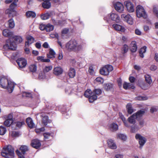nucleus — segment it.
<instances>
[{
  "mask_svg": "<svg viewBox=\"0 0 158 158\" xmlns=\"http://www.w3.org/2000/svg\"><path fill=\"white\" fill-rule=\"evenodd\" d=\"M82 44L78 43L76 40H71L66 43L64 49L69 52H78L83 49Z\"/></svg>",
  "mask_w": 158,
  "mask_h": 158,
  "instance_id": "f257e3e1",
  "label": "nucleus"
},
{
  "mask_svg": "<svg viewBox=\"0 0 158 158\" xmlns=\"http://www.w3.org/2000/svg\"><path fill=\"white\" fill-rule=\"evenodd\" d=\"M15 85L14 83L7 77L4 76L0 77V86L4 89H7L10 93L13 92Z\"/></svg>",
  "mask_w": 158,
  "mask_h": 158,
  "instance_id": "f03ea898",
  "label": "nucleus"
},
{
  "mask_svg": "<svg viewBox=\"0 0 158 158\" xmlns=\"http://www.w3.org/2000/svg\"><path fill=\"white\" fill-rule=\"evenodd\" d=\"M1 155L3 157L13 158L14 156L13 149L11 145L4 147L1 152Z\"/></svg>",
  "mask_w": 158,
  "mask_h": 158,
  "instance_id": "7ed1b4c3",
  "label": "nucleus"
},
{
  "mask_svg": "<svg viewBox=\"0 0 158 158\" xmlns=\"http://www.w3.org/2000/svg\"><path fill=\"white\" fill-rule=\"evenodd\" d=\"M104 19L108 23H110L111 20L118 22L119 21L120 17L117 14L112 13L105 15Z\"/></svg>",
  "mask_w": 158,
  "mask_h": 158,
  "instance_id": "20e7f679",
  "label": "nucleus"
},
{
  "mask_svg": "<svg viewBox=\"0 0 158 158\" xmlns=\"http://www.w3.org/2000/svg\"><path fill=\"white\" fill-rule=\"evenodd\" d=\"M136 15L137 17H143L146 19L147 17V15L144 8L141 6L138 5L136 8Z\"/></svg>",
  "mask_w": 158,
  "mask_h": 158,
  "instance_id": "39448f33",
  "label": "nucleus"
},
{
  "mask_svg": "<svg viewBox=\"0 0 158 158\" xmlns=\"http://www.w3.org/2000/svg\"><path fill=\"white\" fill-rule=\"evenodd\" d=\"M144 113L143 110H140L128 118V121L131 124H134L135 122V119L141 116Z\"/></svg>",
  "mask_w": 158,
  "mask_h": 158,
  "instance_id": "423d86ee",
  "label": "nucleus"
},
{
  "mask_svg": "<svg viewBox=\"0 0 158 158\" xmlns=\"http://www.w3.org/2000/svg\"><path fill=\"white\" fill-rule=\"evenodd\" d=\"M18 0H12V2L10 6V9H7L5 11L6 14L8 15V17H10L13 16L12 15V13L14 12V10L17 6V2Z\"/></svg>",
  "mask_w": 158,
  "mask_h": 158,
  "instance_id": "0eeeda50",
  "label": "nucleus"
},
{
  "mask_svg": "<svg viewBox=\"0 0 158 158\" xmlns=\"http://www.w3.org/2000/svg\"><path fill=\"white\" fill-rule=\"evenodd\" d=\"M113 69V66L110 65H107L102 67L100 70V73L102 75L107 76L109 75L110 72Z\"/></svg>",
  "mask_w": 158,
  "mask_h": 158,
  "instance_id": "6e6552de",
  "label": "nucleus"
},
{
  "mask_svg": "<svg viewBox=\"0 0 158 158\" xmlns=\"http://www.w3.org/2000/svg\"><path fill=\"white\" fill-rule=\"evenodd\" d=\"M4 48L5 49L15 50L16 48V45L14 42H11L10 39L6 41V44L3 46Z\"/></svg>",
  "mask_w": 158,
  "mask_h": 158,
  "instance_id": "1a4fd4ad",
  "label": "nucleus"
},
{
  "mask_svg": "<svg viewBox=\"0 0 158 158\" xmlns=\"http://www.w3.org/2000/svg\"><path fill=\"white\" fill-rule=\"evenodd\" d=\"M135 138L136 139L139 140V148L140 149H142L146 142V139L138 134L135 135Z\"/></svg>",
  "mask_w": 158,
  "mask_h": 158,
  "instance_id": "9d476101",
  "label": "nucleus"
},
{
  "mask_svg": "<svg viewBox=\"0 0 158 158\" xmlns=\"http://www.w3.org/2000/svg\"><path fill=\"white\" fill-rule=\"evenodd\" d=\"M121 17L124 21L127 22L128 24L132 25L133 23V19L129 14H123L122 15Z\"/></svg>",
  "mask_w": 158,
  "mask_h": 158,
  "instance_id": "9b49d317",
  "label": "nucleus"
},
{
  "mask_svg": "<svg viewBox=\"0 0 158 158\" xmlns=\"http://www.w3.org/2000/svg\"><path fill=\"white\" fill-rule=\"evenodd\" d=\"M115 10L118 12L121 13L124 10V7L122 3L119 2H117L114 4Z\"/></svg>",
  "mask_w": 158,
  "mask_h": 158,
  "instance_id": "f8f14e48",
  "label": "nucleus"
},
{
  "mask_svg": "<svg viewBox=\"0 0 158 158\" xmlns=\"http://www.w3.org/2000/svg\"><path fill=\"white\" fill-rule=\"evenodd\" d=\"M16 62L20 69H22L25 67L27 64L26 60L23 58H19L17 60Z\"/></svg>",
  "mask_w": 158,
  "mask_h": 158,
  "instance_id": "ddd939ff",
  "label": "nucleus"
},
{
  "mask_svg": "<svg viewBox=\"0 0 158 158\" xmlns=\"http://www.w3.org/2000/svg\"><path fill=\"white\" fill-rule=\"evenodd\" d=\"M124 3L126 5L127 10L129 12L131 13L134 11V5L130 2L127 1L125 2Z\"/></svg>",
  "mask_w": 158,
  "mask_h": 158,
  "instance_id": "4468645a",
  "label": "nucleus"
},
{
  "mask_svg": "<svg viewBox=\"0 0 158 158\" xmlns=\"http://www.w3.org/2000/svg\"><path fill=\"white\" fill-rule=\"evenodd\" d=\"M63 72V69L59 66L54 67L53 70V73L56 76H59Z\"/></svg>",
  "mask_w": 158,
  "mask_h": 158,
  "instance_id": "2eb2a0df",
  "label": "nucleus"
},
{
  "mask_svg": "<svg viewBox=\"0 0 158 158\" xmlns=\"http://www.w3.org/2000/svg\"><path fill=\"white\" fill-rule=\"evenodd\" d=\"M40 116L42 117V123L44 125H46L48 123H51V121L48 119V116L45 115V114L41 113Z\"/></svg>",
  "mask_w": 158,
  "mask_h": 158,
  "instance_id": "dca6fc26",
  "label": "nucleus"
},
{
  "mask_svg": "<svg viewBox=\"0 0 158 158\" xmlns=\"http://www.w3.org/2000/svg\"><path fill=\"white\" fill-rule=\"evenodd\" d=\"M113 27L116 31L124 32L125 31V28L121 25L117 24L112 25Z\"/></svg>",
  "mask_w": 158,
  "mask_h": 158,
  "instance_id": "f3484780",
  "label": "nucleus"
},
{
  "mask_svg": "<svg viewBox=\"0 0 158 158\" xmlns=\"http://www.w3.org/2000/svg\"><path fill=\"white\" fill-rule=\"evenodd\" d=\"M31 144L32 147L36 149L38 148L41 146L40 141L37 139L33 140L31 142Z\"/></svg>",
  "mask_w": 158,
  "mask_h": 158,
  "instance_id": "a211bd4d",
  "label": "nucleus"
},
{
  "mask_svg": "<svg viewBox=\"0 0 158 158\" xmlns=\"http://www.w3.org/2000/svg\"><path fill=\"white\" fill-rule=\"evenodd\" d=\"M107 143L108 147L110 148L115 149L117 148V145L113 140L108 139L107 141Z\"/></svg>",
  "mask_w": 158,
  "mask_h": 158,
  "instance_id": "6ab92c4d",
  "label": "nucleus"
},
{
  "mask_svg": "<svg viewBox=\"0 0 158 158\" xmlns=\"http://www.w3.org/2000/svg\"><path fill=\"white\" fill-rule=\"evenodd\" d=\"M27 41L25 42V46H29L33 43L34 41V39L31 36L28 35L26 37Z\"/></svg>",
  "mask_w": 158,
  "mask_h": 158,
  "instance_id": "aec40b11",
  "label": "nucleus"
},
{
  "mask_svg": "<svg viewBox=\"0 0 158 158\" xmlns=\"http://www.w3.org/2000/svg\"><path fill=\"white\" fill-rule=\"evenodd\" d=\"M26 123L28 126L30 128H34L35 126L32 119L30 118H27Z\"/></svg>",
  "mask_w": 158,
  "mask_h": 158,
  "instance_id": "412c9836",
  "label": "nucleus"
},
{
  "mask_svg": "<svg viewBox=\"0 0 158 158\" xmlns=\"http://www.w3.org/2000/svg\"><path fill=\"white\" fill-rule=\"evenodd\" d=\"M137 49L136 42L135 41L131 42L130 46V50L132 52H135Z\"/></svg>",
  "mask_w": 158,
  "mask_h": 158,
  "instance_id": "4be33fe9",
  "label": "nucleus"
},
{
  "mask_svg": "<svg viewBox=\"0 0 158 158\" xmlns=\"http://www.w3.org/2000/svg\"><path fill=\"white\" fill-rule=\"evenodd\" d=\"M109 129L112 131H116L118 129V125L114 123H112L109 125Z\"/></svg>",
  "mask_w": 158,
  "mask_h": 158,
  "instance_id": "5701e85b",
  "label": "nucleus"
},
{
  "mask_svg": "<svg viewBox=\"0 0 158 158\" xmlns=\"http://www.w3.org/2000/svg\"><path fill=\"white\" fill-rule=\"evenodd\" d=\"M44 2L42 4L43 7L45 8L48 9L51 6V3L50 2V0H42Z\"/></svg>",
  "mask_w": 158,
  "mask_h": 158,
  "instance_id": "b1692460",
  "label": "nucleus"
},
{
  "mask_svg": "<svg viewBox=\"0 0 158 158\" xmlns=\"http://www.w3.org/2000/svg\"><path fill=\"white\" fill-rule=\"evenodd\" d=\"M2 33L4 36L9 37L12 36L13 35V33L7 29L4 30L3 31Z\"/></svg>",
  "mask_w": 158,
  "mask_h": 158,
  "instance_id": "393cba45",
  "label": "nucleus"
},
{
  "mask_svg": "<svg viewBox=\"0 0 158 158\" xmlns=\"http://www.w3.org/2000/svg\"><path fill=\"white\" fill-rule=\"evenodd\" d=\"M19 150L22 152V153H21L23 156L25 152L28 151V148L27 146L22 145L19 148Z\"/></svg>",
  "mask_w": 158,
  "mask_h": 158,
  "instance_id": "a878e982",
  "label": "nucleus"
},
{
  "mask_svg": "<svg viewBox=\"0 0 158 158\" xmlns=\"http://www.w3.org/2000/svg\"><path fill=\"white\" fill-rule=\"evenodd\" d=\"M76 74L75 70L73 68H70L69 71L68 75L69 77L70 78L74 77Z\"/></svg>",
  "mask_w": 158,
  "mask_h": 158,
  "instance_id": "bb28decb",
  "label": "nucleus"
},
{
  "mask_svg": "<svg viewBox=\"0 0 158 158\" xmlns=\"http://www.w3.org/2000/svg\"><path fill=\"white\" fill-rule=\"evenodd\" d=\"M56 53L52 49H49V52L47 54V56L48 58H52L55 57Z\"/></svg>",
  "mask_w": 158,
  "mask_h": 158,
  "instance_id": "cd10ccee",
  "label": "nucleus"
},
{
  "mask_svg": "<svg viewBox=\"0 0 158 158\" xmlns=\"http://www.w3.org/2000/svg\"><path fill=\"white\" fill-rule=\"evenodd\" d=\"M123 88L126 89L130 88L134 89L135 88V87L132 84L130 83H127L125 82L124 83L123 85Z\"/></svg>",
  "mask_w": 158,
  "mask_h": 158,
  "instance_id": "c85d7f7f",
  "label": "nucleus"
},
{
  "mask_svg": "<svg viewBox=\"0 0 158 158\" xmlns=\"http://www.w3.org/2000/svg\"><path fill=\"white\" fill-rule=\"evenodd\" d=\"M44 58V56H39L37 57V59L38 61L41 62H49L50 61L49 59H45Z\"/></svg>",
  "mask_w": 158,
  "mask_h": 158,
  "instance_id": "c756f323",
  "label": "nucleus"
},
{
  "mask_svg": "<svg viewBox=\"0 0 158 158\" xmlns=\"http://www.w3.org/2000/svg\"><path fill=\"white\" fill-rule=\"evenodd\" d=\"M26 15L27 17L28 18H35L36 15V14L35 12L31 11H29L26 12Z\"/></svg>",
  "mask_w": 158,
  "mask_h": 158,
  "instance_id": "7c9ffc66",
  "label": "nucleus"
},
{
  "mask_svg": "<svg viewBox=\"0 0 158 158\" xmlns=\"http://www.w3.org/2000/svg\"><path fill=\"white\" fill-rule=\"evenodd\" d=\"M146 51V47L145 46L141 48L139 51V54L140 56L141 57H144L143 53H145Z\"/></svg>",
  "mask_w": 158,
  "mask_h": 158,
  "instance_id": "2f4dec72",
  "label": "nucleus"
},
{
  "mask_svg": "<svg viewBox=\"0 0 158 158\" xmlns=\"http://www.w3.org/2000/svg\"><path fill=\"white\" fill-rule=\"evenodd\" d=\"M92 94H93V92L90 89H88L85 91L84 93V96L85 97L89 98Z\"/></svg>",
  "mask_w": 158,
  "mask_h": 158,
  "instance_id": "473e14b6",
  "label": "nucleus"
},
{
  "mask_svg": "<svg viewBox=\"0 0 158 158\" xmlns=\"http://www.w3.org/2000/svg\"><path fill=\"white\" fill-rule=\"evenodd\" d=\"M10 135L12 137H18L19 136L20 134L18 131H13L10 132Z\"/></svg>",
  "mask_w": 158,
  "mask_h": 158,
  "instance_id": "72a5a7b5",
  "label": "nucleus"
},
{
  "mask_svg": "<svg viewBox=\"0 0 158 158\" xmlns=\"http://www.w3.org/2000/svg\"><path fill=\"white\" fill-rule=\"evenodd\" d=\"M126 107L128 113L129 114H131L134 112L132 108L131 105V104H128L126 106Z\"/></svg>",
  "mask_w": 158,
  "mask_h": 158,
  "instance_id": "f704fd0d",
  "label": "nucleus"
},
{
  "mask_svg": "<svg viewBox=\"0 0 158 158\" xmlns=\"http://www.w3.org/2000/svg\"><path fill=\"white\" fill-rule=\"evenodd\" d=\"M54 29V26L51 24H48L46 25L45 30L47 32H50Z\"/></svg>",
  "mask_w": 158,
  "mask_h": 158,
  "instance_id": "c9c22d12",
  "label": "nucleus"
},
{
  "mask_svg": "<svg viewBox=\"0 0 158 158\" xmlns=\"http://www.w3.org/2000/svg\"><path fill=\"white\" fill-rule=\"evenodd\" d=\"M13 39H14L17 43H20L23 41V39L22 37L19 36H15L13 37Z\"/></svg>",
  "mask_w": 158,
  "mask_h": 158,
  "instance_id": "e433bc0d",
  "label": "nucleus"
},
{
  "mask_svg": "<svg viewBox=\"0 0 158 158\" xmlns=\"http://www.w3.org/2000/svg\"><path fill=\"white\" fill-rule=\"evenodd\" d=\"M97 97L96 95L92 94L89 98V102L90 103L93 102L97 99Z\"/></svg>",
  "mask_w": 158,
  "mask_h": 158,
  "instance_id": "4c0bfd02",
  "label": "nucleus"
},
{
  "mask_svg": "<svg viewBox=\"0 0 158 158\" xmlns=\"http://www.w3.org/2000/svg\"><path fill=\"white\" fill-rule=\"evenodd\" d=\"M24 124V123L23 122H17L14 123L12 125H15L16 126V127L15 129H17L19 128L22 126V125Z\"/></svg>",
  "mask_w": 158,
  "mask_h": 158,
  "instance_id": "58836bf2",
  "label": "nucleus"
},
{
  "mask_svg": "<svg viewBox=\"0 0 158 158\" xmlns=\"http://www.w3.org/2000/svg\"><path fill=\"white\" fill-rule=\"evenodd\" d=\"M145 77L146 82L150 84L152 81L150 76L148 74H146L145 75Z\"/></svg>",
  "mask_w": 158,
  "mask_h": 158,
  "instance_id": "ea45409f",
  "label": "nucleus"
},
{
  "mask_svg": "<svg viewBox=\"0 0 158 158\" xmlns=\"http://www.w3.org/2000/svg\"><path fill=\"white\" fill-rule=\"evenodd\" d=\"M113 85L110 83L105 84L104 85V88L107 90L111 89L113 88Z\"/></svg>",
  "mask_w": 158,
  "mask_h": 158,
  "instance_id": "a19ab883",
  "label": "nucleus"
},
{
  "mask_svg": "<svg viewBox=\"0 0 158 158\" xmlns=\"http://www.w3.org/2000/svg\"><path fill=\"white\" fill-rule=\"evenodd\" d=\"M117 136L118 138L123 141H125L127 138L126 136L123 134H118L117 135Z\"/></svg>",
  "mask_w": 158,
  "mask_h": 158,
  "instance_id": "79ce46f5",
  "label": "nucleus"
},
{
  "mask_svg": "<svg viewBox=\"0 0 158 158\" xmlns=\"http://www.w3.org/2000/svg\"><path fill=\"white\" fill-rule=\"evenodd\" d=\"M128 50V47L126 44H124L121 48V52L123 54H124L127 52Z\"/></svg>",
  "mask_w": 158,
  "mask_h": 158,
  "instance_id": "37998d69",
  "label": "nucleus"
},
{
  "mask_svg": "<svg viewBox=\"0 0 158 158\" xmlns=\"http://www.w3.org/2000/svg\"><path fill=\"white\" fill-rule=\"evenodd\" d=\"M29 68L31 72H34L36 71L37 66L35 64H31L29 66Z\"/></svg>",
  "mask_w": 158,
  "mask_h": 158,
  "instance_id": "c03bdc74",
  "label": "nucleus"
},
{
  "mask_svg": "<svg viewBox=\"0 0 158 158\" xmlns=\"http://www.w3.org/2000/svg\"><path fill=\"white\" fill-rule=\"evenodd\" d=\"M102 91L100 89H95L93 92V94L97 96L101 94L102 93Z\"/></svg>",
  "mask_w": 158,
  "mask_h": 158,
  "instance_id": "a18cd8bd",
  "label": "nucleus"
},
{
  "mask_svg": "<svg viewBox=\"0 0 158 158\" xmlns=\"http://www.w3.org/2000/svg\"><path fill=\"white\" fill-rule=\"evenodd\" d=\"M9 27L10 28H12L14 27L15 24L13 20L10 19L8 21Z\"/></svg>",
  "mask_w": 158,
  "mask_h": 158,
  "instance_id": "49530a36",
  "label": "nucleus"
},
{
  "mask_svg": "<svg viewBox=\"0 0 158 158\" xmlns=\"http://www.w3.org/2000/svg\"><path fill=\"white\" fill-rule=\"evenodd\" d=\"M6 131V128L2 126H0V135H3L5 134Z\"/></svg>",
  "mask_w": 158,
  "mask_h": 158,
  "instance_id": "de8ad7c7",
  "label": "nucleus"
},
{
  "mask_svg": "<svg viewBox=\"0 0 158 158\" xmlns=\"http://www.w3.org/2000/svg\"><path fill=\"white\" fill-rule=\"evenodd\" d=\"M13 120H9L6 119L4 122V124L7 127H9L13 123Z\"/></svg>",
  "mask_w": 158,
  "mask_h": 158,
  "instance_id": "09e8293b",
  "label": "nucleus"
},
{
  "mask_svg": "<svg viewBox=\"0 0 158 158\" xmlns=\"http://www.w3.org/2000/svg\"><path fill=\"white\" fill-rule=\"evenodd\" d=\"M50 15L48 13H46L41 15V18L43 20H46L48 19L50 17Z\"/></svg>",
  "mask_w": 158,
  "mask_h": 158,
  "instance_id": "8fccbe9b",
  "label": "nucleus"
},
{
  "mask_svg": "<svg viewBox=\"0 0 158 158\" xmlns=\"http://www.w3.org/2000/svg\"><path fill=\"white\" fill-rule=\"evenodd\" d=\"M52 69V66H46L43 69V72L44 73L48 72Z\"/></svg>",
  "mask_w": 158,
  "mask_h": 158,
  "instance_id": "3c124183",
  "label": "nucleus"
},
{
  "mask_svg": "<svg viewBox=\"0 0 158 158\" xmlns=\"http://www.w3.org/2000/svg\"><path fill=\"white\" fill-rule=\"evenodd\" d=\"M146 96H139L135 98V99L138 100H145L148 99Z\"/></svg>",
  "mask_w": 158,
  "mask_h": 158,
  "instance_id": "603ef678",
  "label": "nucleus"
},
{
  "mask_svg": "<svg viewBox=\"0 0 158 158\" xmlns=\"http://www.w3.org/2000/svg\"><path fill=\"white\" fill-rule=\"evenodd\" d=\"M44 73V72H41L39 73L38 77L39 79H44L45 78L46 76Z\"/></svg>",
  "mask_w": 158,
  "mask_h": 158,
  "instance_id": "864d4df0",
  "label": "nucleus"
},
{
  "mask_svg": "<svg viewBox=\"0 0 158 158\" xmlns=\"http://www.w3.org/2000/svg\"><path fill=\"white\" fill-rule=\"evenodd\" d=\"M51 134L49 133H45L44 134V136L45 140L48 139L49 138Z\"/></svg>",
  "mask_w": 158,
  "mask_h": 158,
  "instance_id": "5fc2aeb1",
  "label": "nucleus"
},
{
  "mask_svg": "<svg viewBox=\"0 0 158 158\" xmlns=\"http://www.w3.org/2000/svg\"><path fill=\"white\" fill-rule=\"evenodd\" d=\"M65 92L66 94H69L72 92V89L69 87H67L65 89Z\"/></svg>",
  "mask_w": 158,
  "mask_h": 158,
  "instance_id": "6e6d98bb",
  "label": "nucleus"
},
{
  "mask_svg": "<svg viewBox=\"0 0 158 158\" xmlns=\"http://www.w3.org/2000/svg\"><path fill=\"white\" fill-rule=\"evenodd\" d=\"M153 11L154 13L156 15L158 18V10L157 9L156 7L155 6H154L153 9Z\"/></svg>",
  "mask_w": 158,
  "mask_h": 158,
  "instance_id": "4d7b16f0",
  "label": "nucleus"
},
{
  "mask_svg": "<svg viewBox=\"0 0 158 158\" xmlns=\"http://www.w3.org/2000/svg\"><path fill=\"white\" fill-rule=\"evenodd\" d=\"M139 129L138 127L136 125H135L131 127V131L132 132L135 133Z\"/></svg>",
  "mask_w": 158,
  "mask_h": 158,
  "instance_id": "13d9d810",
  "label": "nucleus"
},
{
  "mask_svg": "<svg viewBox=\"0 0 158 158\" xmlns=\"http://www.w3.org/2000/svg\"><path fill=\"white\" fill-rule=\"evenodd\" d=\"M16 152L19 156V158H25L24 156L22 155L21 153V152L18 150H17L16 151Z\"/></svg>",
  "mask_w": 158,
  "mask_h": 158,
  "instance_id": "bf43d9fd",
  "label": "nucleus"
},
{
  "mask_svg": "<svg viewBox=\"0 0 158 158\" xmlns=\"http://www.w3.org/2000/svg\"><path fill=\"white\" fill-rule=\"evenodd\" d=\"M46 27V25L42 23L40 25L39 28L40 30L43 31L45 30Z\"/></svg>",
  "mask_w": 158,
  "mask_h": 158,
  "instance_id": "052dcab7",
  "label": "nucleus"
},
{
  "mask_svg": "<svg viewBox=\"0 0 158 158\" xmlns=\"http://www.w3.org/2000/svg\"><path fill=\"white\" fill-rule=\"evenodd\" d=\"M88 71L91 75H93L94 74L95 72L94 69L92 67H89Z\"/></svg>",
  "mask_w": 158,
  "mask_h": 158,
  "instance_id": "680f3d73",
  "label": "nucleus"
},
{
  "mask_svg": "<svg viewBox=\"0 0 158 158\" xmlns=\"http://www.w3.org/2000/svg\"><path fill=\"white\" fill-rule=\"evenodd\" d=\"M29 46H25L24 50L26 54H30V51L29 48H28Z\"/></svg>",
  "mask_w": 158,
  "mask_h": 158,
  "instance_id": "e2e57ef3",
  "label": "nucleus"
},
{
  "mask_svg": "<svg viewBox=\"0 0 158 158\" xmlns=\"http://www.w3.org/2000/svg\"><path fill=\"white\" fill-rule=\"evenodd\" d=\"M119 117L122 120L123 122L126 120V118H125L124 116L123 115V114H122V113L119 112Z\"/></svg>",
  "mask_w": 158,
  "mask_h": 158,
  "instance_id": "0e129e2a",
  "label": "nucleus"
},
{
  "mask_svg": "<svg viewBox=\"0 0 158 158\" xmlns=\"http://www.w3.org/2000/svg\"><path fill=\"white\" fill-rule=\"evenodd\" d=\"M96 81L98 82H99L101 83H103V79L100 77H97L96 79Z\"/></svg>",
  "mask_w": 158,
  "mask_h": 158,
  "instance_id": "69168bd1",
  "label": "nucleus"
},
{
  "mask_svg": "<svg viewBox=\"0 0 158 158\" xmlns=\"http://www.w3.org/2000/svg\"><path fill=\"white\" fill-rule=\"evenodd\" d=\"M135 33L138 35H141V32L138 29H136L135 30Z\"/></svg>",
  "mask_w": 158,
  "mask_h": 158,
  "instance_id": "338daca9",
  "label": "nucleus"
},
{
  "mask_svg": "<svg viewBox=\"0 0 158 158\" xmlns=\"http://www.w3.org/2000/svg\"><path fill=\"white\" fill-rule=\"evenodd\" d=\"M123 155L121 154H117L115 155L114 158H123Z\"/></svg>",
  "mask_w": 158,
  "mask_h": 158,
  "instance_id": "774afa93",
  "label": "nucleus"
}]
</instances>
